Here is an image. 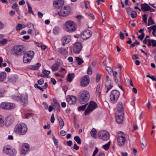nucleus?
<instances>
[{
    "mask_svg": "<svg viewBox=\"0 0 156 156\" xmlns=\"http://www.w3.org/2000/svg\"><path fill=\"white\" fill-rule=\"evenodd\" d=\"M90 97L88 91L86 90H82L79 93L78 96V101L81 104H84L89 100Z\"/></svg>",
    "mask_w": 156,
    "mask_h": 156,
    "instance_id": "obj_1",
    "label": "nucleus"
},
{
    "mask_svg": "<svg viewBox=\"0 0 156 156\" xmlns=\"http://www.w3.org/2000/svg\"><path fill=\"white\" fill-rule=\"evenodd\" d=\"M64 28L66 31L72 33L76 30L77 27L76 23L73 21L68 20L65 23Z\"/></svg>",
    "mask_w": 156,
    "mask_h": 156,
    "instance_id": "obj_2",
    "label": "nucleus"
},
{
    "mask_svg": "<svg viewBox=\"0 0 156 156\" xmlns=\"http://www.w3.org/2000/svg\"><path fill=\"white\" fill-rule=\"evenodd\" d=\"M120 95V92L116 90H112L110 94V102L112 104L115 103Z\"/></svg>",
    "mask_w": 156,
    "mask_h": 156,
    "instance_id": "obj_3",
    "label": "nucleus"
},
{
    "mask_svg": "<svg viewBox=\"0 0 156 156\" xmlns=\"http://www.w3.org/2000/svg\"><path fill=\"white\" fill-rule=\"evenodd\" d=\"M126 135L122 132H119L117 134V143L119 146L123 145L125 143L126 140Z\"/></svg>",
    "mask_w": 156,
    "mask_h": 156,
    "instance_id": "obj_4",
    "label": "nucleus"
},
{
    "mask_svg": "<svg viewBox=\"0 0 156 156\" xmlns=\"http://www.w3.org/2000/svg\"><path fill=\"white\" fill-rule=\"evenodd\" d=\"M71 8L69 6L67 5L62 7L58 12L59 15L63 17L68 16L71 12Z\"/></svg>",
    "mask_w": 156,
    "mask_h": 156,
    "instance_id": "obj_5",
    "label": "nucleus"
},
{
    "mask_svg": "<svg viewBox=\"0 0 156 156\" xmlns=\"http://www.w3.org/2000/svg\"><path fill=\"white\" fill-rule=\"evenodd\" d=\"M97 107L96 103L94 101L90 102L88 107L85 111L84 114L85 115H89L91 112L95 109Z\"/></svg>",
    "mask_w": 156,
    "mask_h": 156,
    "instance_id": "obj_6",
    "label": "nucleus"
},
{
    "mask_svg": "<svg viewBox=\"0 0 156 156\" xmlns=\"http://www.w3.org/2000/svg\"><path fill=\"white\" fill-rule=\"evenodd\" d=\"M98 136L100 139L103 140H108L110 138V135L108 131L105 130H101L98 133Z\"/></svg>",
    "mask_w": 156,
    "mask_h": 156,
    "instance_id": "obj_7",
    "label": "nucleus"
},
{
    "mask_svg": "<svg viewBox=\"0 0 156 156\" xmlns=\"http://www.w3.org/2000/svg\"><path fill=\"white\" fill-rule=\"evenodd\" d=\"M28 102V95L27 93L21 94L20 96V105L23 107L27 106Z\"/></svg>",
    "mask_w": 156,
    "mask_h": 156,
    "instance_id": "obj_8",
    "label": "nucleus"
},
{
    "mask_svg": "<svg viewBox=\"0 0 156 156\" xmlns=\"http://www.w3.org/2000/svg\"><path fill=\"white\" fill-rule=\"evenodd\" d=\"M92 32L90 30H85L81 33L80 39L81 41L89 38L92 34Z\"/></svg>",
    "mask_w": 156,
    "mask_h": 156,
    "instance_id": "obj_9",
    "label": "nucleus"
},
{
    "mask_svg": "<svg viewBox=\"0 0 156 156\" xmlns=\"http://www.w3.org/2000/svg\"><path fill=\"white\" fill-rule=\"evenodd\" d=\"M0 106L2 109L9 110L13 109L15 105L12 103L5 102L1 104Z\"/></svg>",
    "mask_w": 156,
    "mask_h": 156,
    "instance_id": "obj_10",
    "label": "nucleus"
},
{
    "mask_svg": "<svg viewBox=\"0 0 156 156\" xmlns=\"http://www.w3.org/2000/svg\"><path fill=\"white\" fill-rule=\"evenodd\" d=\"M105 79L106 81L105 83V86L106 90L105 93L107 94L113 87V85L112 84V81L111 80H109V77L108 76H107L106 77Z\"/></svg>",
    "mask_w": 156,
    "mask_h": 156,
    "instance_id": "obj_11",
    "label": "nucleus"
},
{
    "mask_svg": "<svg viewBox=\"0 0 156 156\" xmlns=\"http://www.w3.org/2000/svg\"><path fill=\"white\" fill-rule=\"evenodd\" d=\"M90 82L89 77L87 75L83 76L81 79L80 86L82 87H86Z\"/></svg>",
    "mask_w": 156,
    "mask_h": 156,
    "instance_id": "obj_12",
    "label": "nucleus"
},
{
    "mask_svg": "<svg viewBox=\"0 0 156 156\" xmlns=\"http://www.w3.org/2000/svg\"><path fill=\"white\" fill-rule=\"evenodd\" d=\"M82 46L81 43L77 42H76L73 47V51L74 53H79L81 51Z\"/></svg>",
    "mask_w": 156,
    "mask_h": 156,
    "instance_id": "obj_13",
    "label": "nucleus"
},
{
    "mask_svg": "<svg viewBox=\"0 0 156 156\" xmlns=\"http://www.w3.org/2000/svg\"><path fill=\"white\" fill-rule=\"evenodd\" d=\"M64 4L63 0H54L53 2V6L57 9L60 8Z\"/></svg>",
    "mask_w": 156,
    "mask_h": 156,
    "instance_id": "obj_14",
    "label": "nucleus"
},
{
    "mask_svg": "<svg viewBox=\"0 0 156 156\" xmlns=\"http://www.w3.org/2000/svg\"><path fill=\"white\" fill-rule=\"evenodd\" d=\"M29 145L27 143L24 144L22 146L20 155L24 156L26 154L27 152L29 150Z\"/></svg>",
    "mask_w": 156,
    "mask_h": 156,
    "instance_id": "obj_15",
    "label": "nucleus"
},
{
    "mask_svg": "<svg viewBox=\"0 0 156 156\" xmlns=\"http://www.w3.org/2000/svg\"><path fill=\"white\" fill-rule=\"evenodd\" d=\"M141 10L143 12H145L149 10H151V12H154V9L151 8L149 5H148L146 3L142 4H141Z\"/></svg>",
    "mask_w": 156,
    "mask_h": 156,
    "instance_id": "obj_16",
    "label": "nucleus"
},
{
    "mask_svg": "<svg viewBox=\"0 0 156 156\" xmlns=\"http://www.w3.org/2000/svg\"><path fill=\"white\" fill-rule=\"evenodd\" d=\"M14 118L12 115H9L7 116L5 118V125L7 126H9L11 125L13 122Z\"/></svg>",
    "mask_w": 156,
    "mask_h": 156,
    "instance_id": "obj_17",
    "label": "nucleus"
},
{
    "mask_svg": "<svg viewBox=\"0 0 156 156\" xmlns=\"http://www.w3.org/2000/svg\"><path fill=\"white\" fill-rule=\"evenodd\" d=\"M76 97L73 96L67 97L66 100L70 105L75 104L76 103Z\"/></svg>",
    "mask_w": 156,
    "mask_h": 156,
    "instance_id": "obj_18",
    "label": "nucleus"
},
{
    "mask_svg": "<svg viewBox=\"0 0 156 156\" xmlns=\"http://www.w3.org/2000/svg\"><path fill=\"white\" fill-rule=\"evenodd\" d=\"M124 114L120 113H117L116 115V121L118 124L122 123L124 119Z\"/></svg>",
    "mask_w": 156,
    "mask_h": 156,
    "instance_id": "obj_19",
    "label": "nucleus"
},
{
    "mask_svg": "<svg viewBox=\"0 0 156 156\" xmlns=\"http://www.w3.org/2000/svg\"><path fill=\"white\" fill-rule=\"evenodd\" d=\"M11 53L15 55H19L20 53V46H14L10 51Z\"/></svg>",
    "mask_w": 156,
    "mask_h": 156,
    "instance_id": "obj_20",
    "label": "nucleus"
},
{
    "mask_svg": "<svg viewBox=\"0 0 156 156\" xmlns=\"http://www.w3.org/2000/svg\"><path fill=\"white\" fill-rule=\"evenodd\" d=\"M18 76L16 74H12L9 76L8 77V81L9 82L15 83L17 80Z\"/></svg>",
    "mask_w": 156,
    "mask_h": 156,
    "instance_id": "obj_21",
    "label": "nucleus"
},
{
    "mask_svg": "<svg viewBox=\"0 0 156 156\" xmlns=\"http://www.w3.org/2000/svg\"><path fill=\"white\" fill-rule=\"evenodd\" d=\"M27 130V125L24 123H22L20 126V134L24 135L26 133Z\"/></svg>",
    "mask_w": 156,
    "mask_h": 156,
    "instance_id": "obj_22",
    "label": "nucleus"
},
{
    "mask_svg": "<svg viewBox=\"0 0 156 156\" xmlns=\"http://www.w3.org/2000/svg\"><path fill=\"white\" fill-rule=\"evenodd\" d=\"M113 75L114 77L115 81V83L119 84L121 82L120 76L117 75V73L116 71L113 72Z\"/></svg>",
    "mask_w": 156,
    "mask_h": 156,
    "instance_id": "obj_23",
    "label": "nucleus"
},
{
    "mask_svg": "<svg viewBox=\"0 0 156 156\" xmlns=\"http://www.w3.org/2000/svg\"><path fill=\"white\" fill-rule=\"evenodd\" d=\"M117 109L118 112L117 113H120L122 114L124 113L122 103L121 102H119L117 104Z\"/></svg>",
    "mask_w": 156,
    "mask_h": 156,
    "instance_id": "obj_24",
    "label": "nucleus"
},
{
    "mask_svg": "<svg viewBox=\"0 0 156 156\" xmlns=\"http://www.w3.org/2000/svg\"><path fill=\"white\" fill-rule=\"evenodd\" d=\"M34 52L32 51H27L25 53L24 55V56L29 57L30 58L32 59L34 58Z\"/></svg>",
    "mask_w": 156,
    "mask_h": 156,
    "instance_id": "obj_25",
    "label": "nucleus"
},
{
    "mask_svg": "<svg viewBox=\"0 0 156 156\" xmlns=\"http://www.w3.org/2000/svg\"><path fill=\"white\" fill-rule=\"evenodd\" d=\"M41 64L40 63H37L35 65L30 66L28 67V68L33 70H37L41 66Z\"/></svg>",
    "mask_w": 156,
    "mask_h": 156,
    "instance_id": "obj_26",
    "label": "nucleus"
},
{
    "mask_svg": "<svg viewBox=\"0 0 156 156\" xmlns=\"http://www.w3.org/2000/svg\"><path fill=\"white\" fill-rule=\"evenodd\" d=\"M42 73L43 74L40 75L41 77L48 78L49 77V74L50 73V71L44 69L42 70Z\"/></svg>",
    "mask_w": 156,
    "mask_h": 156,
    "instance_id": "obj_27",
    "label": "nucleus"
},
{
    "mask_svg": "<svg viewBox=\"0 0 156 156\" xmlns=\"http://www.w3.org/2000/svg\"><path fill=\"white\" fill-rule=\"evenodd\" d=\"M71 41L70 36L69 35L64 36L62 38V42H64L66 43H68Z\"/></svg>",
    "mask_w": 156,
    "mask_h": 156,
    "instance_id": "obj_28",
    "label": "nucleus"
},
{
    "mask_svg": "<svg viewBox=\"0 0 156 156\" xmlns=\"http://www.w3.org/2000/svg\"><path fill=\"white\" fill-rule=\"evenodd\" d=\"M7 75L5 72H2L0 73V82L4 81L6 79Z\"/></svg>",
    "mask_w": 156,
    "mask_h": 156,
    "instance_id": "obj_29",
    "label": "nucleus"
},
{
    "mask_svg": "<svg viewBox=\"0 0 156 156\" xmlns=\"http://www.w3.org/2000/svg\"><path fill=\"white\" fill-rule=\"evenodd\" d=\"M58 120L59 122L60 129H62L64 125V122L62 119L59 116L58 117Z\"/></svg>",
    "mask_w": 156,
    "mask_h": 156,
    "instance_id": "obj_30",
    "label": "nucleus"
},
{
    "mask_svg": "<svg viewBox=\"0 0 156 156\" xmlns=\"http://www.w3.org/2000/svg\"><path fill=\"white\" fill-rule=\"evenodd\" d=\"M74 73H69L68 74L67 80L68 81L71 82L72 81L74 77Z\"/></svg>",
    "mask_w": 156,
    "mask_h": 156,
    "instance_id": "obj_31",
    "label": "nucleus"
},
{
    "mask_svg": "<svg viewBox=\"0 0 156 156\" xmlns=\"http://www.w3.org/2000/svg\"><path fill=\"white\" fill-rule=\"evenodd\" d=\"M32 59L30 58L29 57L24 56L23 58V62L25 63H30Z\"/></svg>",
    "mask_w": 156,
    "mask_h": 156,
    "instance_id": "obj_32",
    "label": "nucleus"
},
{
    "mask_svg": "<svg viewBox=\"0 0 156 156\" xmlns=\"http://www.w3.org/2000/svg\"><path fill=\"white\" fill-rule=\"evenodd\" d=\"M100 84H98L97 86L96 90V95L98 97H99L100 96V95L101 94V91L100 90Z\"/></svg>",
    "mask_w": 156,
    "mask_h": 156,
    "instance_id": "obj_33",
    "label": "nucleus"
},
{
    "mask_svg": "<svg viewBox=\"0 0 156 156\" xmlns=\"http://www.w3.org/2000/svg\"><path fill=\"white\" fill-rule=\"evenodd\" d=\"M58 51L61 54L66 55L67 54L68 52L66 49L63 48H60L58 50Z\"/></svg>",
    "mask_w": 156,
    "mask_h": 156,
    "instance_id": "obj_34",
    "label": "nucleus"
},
{
    "mask_svg": "<svg viewBox=\"0 0 156 156\" xmlns=\"http://www.w3.org/2000/svg\"><path fill=\"white\" fill-rule=\"evenodd\" d=\"M149 29H151L153 30L152 34L154 36L156 37V26L154 25L148 28Z\"/></svg>",
    "mask_w": 156,
    "mask_h": 156,
    "instance_id": "obj_35",
    "label": "nucleus"
},
{
    "mask_svg": "<svg viewBox=\"0 0 156 156\" xmlns=\"http://www.w3.org/2000/svg\"><path fill=\"white\" fill-rule=\"evenodd\" d=\"M59 65L57 63H55L51 67V69L53 71H55L58 70Z\"/></svg>",
    "mask_w": 156,
    "mask_h": 156,
    "instance_id": "obj_36",
    "label": "nucleus"
},
{
    "mask_svg": "<svg viewBox=\"0 0 156 156\" xmlns=\"http://www.w3.org/2000/svg\"><path fill=\"white\" fill-rule=\"evenodd\" d=\"M8 154L11 156H14L16 154V152L15 150L11 149L10 148Z\"/></svg>",
    "mask_w": 156,
    "mask_h": 156,
    "instance_id": "obj_37",
    "label": "nucleus"
},
{
    "mask_svg": "<svg viewBox=\"0 0 156 156\" xmlns=\"http://www.w3.org/2000/svg\"><path fill=\"white\" fill-rule=\"evenodd\" d=\"M74 140L78 144H81V140L78 136H75L74 137Z\"/></svg>",
    "mask_w": 156,
    "mask_h": 156,
    "instance_id": "obj_38",
    "label": "nucleus"
},
{
    "mask_svg": "<svg viewBox=\"0 0 156 156\" xmlns=\"http://www.w3.org/2000/svg\"><path fill=\"white\" fill-rule=\"evenodd\" d=\"M96 130L94 128H93L90 132L91 136L94 138L96 137Z\"/></svg>",
    "mask_w": 156,
    "mask_h": 156,
    "instance_id": "obj_39",
    "label": "nucleus"
},
{
    "mask_svg": "<svg viewBox=\"0 0 156 156\" xmlns=\"http://www.w3.org/2000/svg\"><path fill=\"white\" fill-rule=\"evenodd\" d=\"M60 29L58 27H55L53 29V33L55 34H57L59 32Z\"/></svg>",
    "mask_w": 156,
    "mask_h": 156,
    "instance_id": "obj_40",
    "label": "nucleus"
},
{
    "mask_svg": "<svg viewBox=\"0 0 156 156\" xmlns=\"http://www.w3.org/2000/svg\"><path fill=\"white\" fill-rule=\"evenodd\" d=\"M76 59L77 62L78 64L79 65L82 64L84 62L83 59L79 57H76Z\"/></svg>",
    "mask_w": 156,
    "mask_h": 156,
    "instance_id": "obj_41",
    "label": "nucleus"
},
{
    "mask_svg": "<svg viewBox=\"0 0 156 156\" xmlns=\"http://www.w3.org/2000/svg\"><path fill=\"white\" fill-rule=\"evenodd\" d=\"M110 144H111V142L110 141H109L107 144L103 145L102 146L103 148L106 151L109 148Z\"/></svg>",
    "mask_w": 156,
    "mask_h": 156,
    "instance_id": "obj_42",
    "label": "nucleus"
},
{
    "mask_svg": "<svg viewBox=\"0 0 156 156\" xmlns=\"http://www.w3.org/2000/svg\"><path fill=\"white\" fill-rule=\"evenodd\" d=\"M14 132L15 133H19L20 132V125L17 124L14 128Z\"/></svg>",
    "mask_w": 156,
    "mask_h": 156,
    "instance_id": "obj_43",
    "label": "nucleus"
},
{
    "mask_svg": "<svg viewBox=\"0 0 156 156\" xmlns=\"http://www.w3.org/2000/svg\"><path fill=\"white\" fill-rule=\"evenodd\" d=\"M87 104L88 103H87L79 107L78 108V110L79 111H83L85 109Z\"/></svg>",
    "mask_w": 156,
    "mask_h": 156,
    "instance_id": "obj_44",
    "label": "nucleus"
},
{
    "mask_svg": "<svg viewBox=\"0 0 156 156\" xmlns=\"http://www.w3.org/2000/svg\"><path fill=\"white\" fill-rule=\"evenodd\" d=\"M52 139H53V140L54 141V144H55V145L56 148H58V140L54 136H53Z\"/></svg>",
    "mask_w": 156,
    "mask_h": 156,
    "instance_id": "obj_45",
    "label": "nucleus"
},
{
    "mask_svg": "<svg viewBox=\"0 0 156 156\" xmlns=\"http://www.w3.org/2000/svg\"><path fill=\"white\" fill-rule=\"evenodd\" d=\"M154 22L153 21L151 17L150 16L149 17L148 22L147 23L148 26H149L151 25H152L154 24Z\"/></svg>",
    "mask_w": 156,
    "mask_h": 156,
    "instance_id": "obj_46",
    "label": "nucleus"
},
{
    "mask_svg": "<svg viewBox=\"0 0 156 156\" xmlns=\"http://www.w3.org/2000/svg\"><path fill=\"white\" fill-rule=\"evenodd\" d=\"M130 14L131 17L132 18H135L137 16V13L135 11H133Z\"/></svg>",
    "mask_w": 156,
    "mask_h": 156,
    "instance_id": "obj_47",
    "label": "nucleus"
},
{
    "mask_svg": "<svg viewBox=\"0 0 156 156\" xmlns=\"http://www.w3.org/2000/svg\"><path fill=\"white\" fill-rule=\"evenodd\" d=\"M12 8L16 11L18 10V6L17 4H14L12 6Z\"/></svg>",
    "mask_w": 156,
    "mask_h": 156,
    "instance_id": "obj_48",
    "label": "nucleus"
},
{
    "mask_svg": "<svg viewBox=\"0 0 156 156\" xmlns=\"http://www.w3.org/2000/svg\"><path fill=\"white\" fill-rule=\"evenodd\" d=\"M4 125V122L2 116L0 115V127L3 126Z\"/></svg>",
    "mask_w": 156,
    "mask_h": 156,
    "instance_id": "obj_49",
    "label": "nucleus"
},
{
    "mask_svg": "<svg viewBox=\"0 0 156 156\" xmlns=\"http://www.w3.org/2000/svg\"><path fill=\"white\" fill-rule=\"evenodd\" d=\"M10 147H4L3 148V151L4 153H6V154H8V152H9V150L10 149Z\"/></svg>",
    "mask_w": 156,
    "mask_h": 156,
    "instance_id": "obj_50",
    "label": "nucleus"
},
{
    "mask_svg": "<svg viewBox=\"0 0 156 156\" xmlns=\"http://www.w3.org/2000/svg\"><path fill=\"white\" fill-rule=\"evenodd\" d=\"M10 147H4L3 148V151L4 153H6V154H8V152H9V150L10 149Z\"/></svg>",
    "mask_w": 156,
    "mask_h": 156,
    "instance_id": "obj_51",
    "label": "nucleus"
},
{
    "mask_svg": "<svg viewBox=\"0 0 156 156\" xmlns=\"http://www.w3.org/2000/svg\"><path fill=\"white\" fill-rule=\"evenodd\" d=\"M7 41L5 39H3L2 40L0 41V44L4 45L7 42Z\"/></svg>",
    "mask_w": 156,
    "mask_h": 156,
    "instance_id": "obj_52",
    "label": "nucleus"
},
{
    "mask_svg": "<svg viewBox=\"0 0 156 156\" xmlns=\"http://www.w3.org/2000/svg\"><path fill=\"white\" fill-rule=\"evenodd\" d=\"M135 44H136L137 45L140 44V43L136 40H135V42L134 43H133V44H131L130 46V47L133 48L135 46Z\"/></svg>",
    "mask_w": 156,
    "mask_h": 156,
    "instance_id": "obj_53",
    "label": "nucleus"
},
{
    "mask_svg": "<svg viewBox=\"0 0 156 156\" xmlns=\"http://www.w3.org/2000/svg\"><path fill=\"white\" fill-rule=\"evenodd\" d=\"M34 87H35V88H37L38 89H39V90H40L41 91H43L44 90L43 89V88H42L41 87H40L38 85V84H37V83H36L34 84Z\"/></svg>",
    "mask_w": 156,
    "mask_h": 156,
    "instance_id": "obj_54",
    "label": "nucleus"
},
{
    "mask_svg": "<svg viewBox=\"0 0 156 156\" xmlns=\"http://www.w3.org/2000/svg\"><path fill=\"white\" fill-rule=\"evenodd\" d=\"M55 107L56 108V111L58 112H59L60 111V107L59 104H57V105H55Z\"/></svg>",
    "mask_w": 156,
    "mask_h": 156,
    "instance_id": "obj_55",
    "label": "nucleus"
},
{
    "mask_svg": "<svg viewBox=\"0 0 156 156\" xmlns=\"http://www.w3.org/2000/svg\"><path fill=\"white\" fill-rule=\"evenodd\" d=\"M44 80L41 78V79L38 80L37 81V83L40 85H41L44 83Z\"/></svg>",
    "mask_w": 156,
    "mask_h": 156,
    "instance_id": "obj_56",
    "label": "nucleus"
},
{
    "mask_svg": "<svg viewBox=\"0 0 156 156\" xmlns=\"http://www.w3.org/2000/svg\"><path fill=\"white\" fill-rule=\"evenodd\" d=\"M12 98L15 100L19 101L20 100V97L19 96L13 95L12 96Z\"/></svg>",
    "mask_w": 156,
    "mask_h": 156,
    "instance_id": "obj_57",
    "label": "nucleus"
},
{
    "mask_svg": "<svg viewBox=\"0 0 156 156\" xmlns=\"http://www.w3.org/2000/svg\"><path fill=\"white\" fill-rule=\"evenodd\" d=\"M87 73L89 75H91L92 73V70L91 67L89 66L88 67L87 71Z\"/></svg>",
    "mask_w": 156,
    "mask_h": 156,
    "instance_id": "obj_58",
    "label": "nucleus"
},
{
    "mask_svg": "<svg viewBox=\"0 0 156 156\" xmlns=\"http://www.w3.org/2000/svg\"><path fill=\"white\" fill-rule=\"evenodd\" d=\"M106 69L109 74H111L112 72L113 73V72H114L112 69L109 67H106Z\"/></svg>",
    "mask_w": 156,
    "mask_h": 156,
    "instance_id": "obj_59",
    "label": "nucleus"
},
{
    "mask_svg": "<svg viewBox=\"0 0 156 156\" xmlns=\"http://www.w3.org/2000/svg\"><path fill=\"white\" fill-rule=\"evenodd\" d=\"M145 34L144 33H142L140 35L138 36V38L141 41H142L144 37Z\"/></svg>",
    "mask_w": 156,
    "mask_h": 156,
    "instance_id": "obj_60",
    "label": "nucleus"
},
{
    "mask_svg": "<svg viewBox=\"0 0 156 156\" xmlns=\"http://www.w3.org/2000/svg\"><path fill=\"white\" fill-rule=\"evenodd\" d=\"M102 16V19H103V22H104L106 18L105 13L104 12H102L101 13Z\"/></svg>",
    "mask_w": 156,
    "mask_h": 156,
    "instance_id": "obj_61",
    "label": "nucleus"
},
{
    "mask_svg": "<svg viewBox=\"0 0 156 156\" xmlns=\"http://www.w3.org/2000/svg\"><path fill=\"white\" fill-rule=\"evenodd\" d=\"M119 36L120 38L122 40H124L125 38L124 35L122 32L119 33Z\"/></svg>",
    "mask_w": 156,
    "mask_h": 156,
    "instance_id": "obj_62",
    "label": "nucleus"
},
{
    "mask_svg": "<svg viewBox=\"0 0 156 156\" xmlns=\"http://www.w3.org/2000/svg\"><path fill=\"white\" fill-rule=\"evenodd\" d=\"M98 151V148L96 147L95 148V150H94L93 154L92 156H95V155L97 154Z\"/></svg>",
    "mask_w": 156,
    "mask_h": 156,
    "instance_id": "obj_63",
    "label": "nucleus"
},
{
    "mask_svg": "<svg viewBox=\"0 0 156 156\" xmlns=\"http://www.w3.org/2000/svg\"><path fill=\"white\" fill-rule=\"evenodd\" d=\"M50 121L51 122L53 123L55 121V118H54V115L53 113L52 114L51 117L50 119Z\"/></svg>",
    "mask_w": 156,
    "mask_h": 156,
    "instance_id": "obj_64",
    "label": "nucleus"
}]
</instances>
